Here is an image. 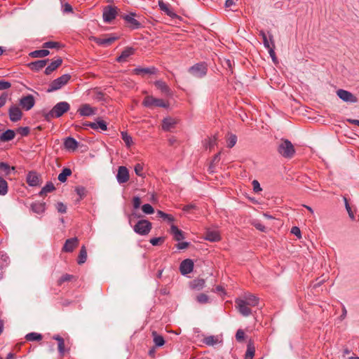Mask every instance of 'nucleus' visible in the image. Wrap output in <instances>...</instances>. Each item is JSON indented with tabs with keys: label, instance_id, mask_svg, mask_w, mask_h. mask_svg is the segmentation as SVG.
Returning <instances> with one entry per match:
<instances>
[{
	"label": "nucleus",
	"instance_id": "obj_7",
	"mask_svg": "<svg viewBox=\"0 0 359 359\" xmlns=\"http://www.w3.org/2000/svg\"><path fill=\"white\" fill-rule=\"evenodd\" d=\"M337 95L346 103H356L358 98L350 91L344 89H339L336 92Z\"/></svg>",
	"mask_w": 359,
	"mask_h": 359
},
{
	"label": "nucleus",
	"instance_id": "obj_2",
	"mask_svg": "<svg viewBox=\"0 0 359 359\" xmlns=\"http://www.w3.org/2000/svg\"><path fill=\"white\" fill-rule=\"evenodd\" d=\"M277 150L278 154L285 158H292L295 154L294 147L288 140H282Z\"/></svg>",
	"mask_w": 359,
	"mask_h": 359
},
{
	"label": "nucleus",
	"instance_id": "obj_6",
	"mask_svg": "<svg viewBox=\"0 0 359 359\" xmlns=\"http://www.w3.org/2000/svg\"><path fill=\"white\" fill-rule=\"evenodd\" d=\"M189 72L195 77L202 78L207 74V67L203 63H197L189 68Z\"/></svg>",
	"mask_w": 359,
	"mask_h": 359
},
{
	"label": "nucleus",
	"instance_id": "obj_18",
	"mask_svg": "<svg viewBox=\"0 0 359 359\" xmlns=\"http://www.w3.org/2000/svg\"><path fill=\"white\" fill-rule=\"evenodd\" d=\"M86 126L90 127L94 130H100L105 131L107 130V123L101 119H97L95 122H88Z\"/></svg>",
	"mask_w": 359,
	"mask_h": 359
},
{
	"label": "nucleus",
	"instance_id": "obj_16",
	"mask_svg": "<svg viewBox=\"0 0 359 359\" xmlns=\"http://www.w3.org/2000/svg\"><path fill=\"white\" fill-rule=\"evenodd\" d=\"M79 240L77 238H72L66 240L62 250L66 252H71L78 245Z\"/></svg>",
	"mask_w": 359,
	"mask_h": 359
},
{
	"label": "nucleus",
	"instance_id": "obj_1",
	"mask_svg": "<svg viewBox=\"0 0 359 359\" xmlns=\"http://www.w3.org/2000/svg\"><path fill=\"white\" fill-rule=\"evenodd\" d=\"M70 109V105L67 102L62 101L57 103L53 109L45 114V118L50 120L53 118H59Z\"/></svg>",
	"mask_w": 359,
	"mask_h": 359
},
{
	"label": "nucleus",
	"instance_id": "obj_61",
	"mask_svg": "<svg viewBox=\"0 0 359 359\" xmlns=\"http://www.w3.org/2000/svg\"><path fill=\"white\" fill-rule=\"evenodd\" d=\"M245 337V333L242 330H238L236 334V339L237 341H241Z\"/></svg>",
	"mask_w": 359,
	"mask_h": 359
},
{
	"label": "nucleus",
	"instance_id": "obj_31",
	"mask_svg": "<svg viewBox=\"0 0 359 359\" xmlns=\"http://www.w3.org/2000/svg\"><path fill=\"white\" fill-rule=\"evenodd\" d=\"M31 208L34 212L41 214L43 213L46 210V203L35 202L32 204Z\"/></svg>",
	"mask_w": 359,
	"mask_h": 359
},
{
	"label": "nucleus",
	"instance_id": "obj_8",
	"mask_svg": "<svg viewBox=\"0 0 359 359\" xmlns=\"http://www.w3.org/2000/svg\"><path fill=\"white\" fill-rule=\"evenodd\" d=\"M116 180L118 184L126 183L130 179L128 169L126 166H119L116 176Z\"/></svg>",
	"mask_w": 359,
	"mask_h": 359
},
{
	"label": "nucleus",
	"instance_id": "obj_41",
	"mask_svg": "<svg viewBox=\"0 0 359 359\" xmlns=\"http://www.w3.org/2000/svg\"><path fill=\"white\" fill-rule=\"evenodd\" d=\"M255 349L252 343H249L247 346V351L245 359H252L255 355Z\"/></svg>",
	"mask_w": 359,
	"mask_h": 359
},
{
	"label": "nucleus",
	"instance_id": "obj_25",
	"mask_svg": "<svg viewBox=\"0 0 359 359\" xmlns=\"http://www.w3.org/2000/svg\"><path fill=\"white\" fill-rule=\"evenodd\" d=\"M135 52V49L131 47L126 48L124 49L121 54L117 57V61L119 62H123L126 61L127 58L129 57L130 55H133Z\"/></svg>",
	"mask_w": 359,
	"mask_h": 359
},
{
	"label": "nucleus",
	"instance_id": "obj_56",
	"mask_svg": "<svg viewBox=\"0 0 359 359\" xmlns=\"http://www.w3.org/2000/svg\"><path fill=\"white\" fill-rule=\"evenodd\" d=\"M76 194L79 196L80 198L86 196V189L83 187H77L75 189Z\"/></svg>",
	"mask_w": 359,
	"mask_h": 359
},
{
	"label": "nucleus",
	"instance_id": "obj_60",
	"mask_svg": "<svg viewBox=\"0 0 359 359\" xmlns=\"http://www.w3.org/2000/svg\"><path fill=\"white\" fill-rule=\"evenodd\" d=\"M252 187H253V191L256 193L262 191V188L260 187V184L257 180H253L252 182Z\"/></svg>",
	"mask_w": 359,
	"mask_h": 359
},
{
	"label": "nucleus",
	"instance_id": "obj_5",
	"mask_svg": "<svg viewBox=\"0 0 359 359\" xmlns=\"http://www.w3.org/2000/svg\"><path fill=\"white\" fill-rule=\"evenodd\" d=\"M142 104L148 108H151L154 106L167 108L169 106L168 103H166L162 99L155 98L149 95L145 97Z\"/></svg>",
	"mask_w": 359,
	"mask_h": 359
},
{
	"label": "nucleus",
	"instance_id": "obj_27",
	"mask_svg": "<svg viewBox=\"0 0 359 359\" xmlns=\"http://www.w3.org/2000/svg\"><path fill=\"white\" fill-rule=\"evenodd\" d=\"M62 60L60 57L57 58L53 61L45 69V74L48 75L55 71L59 66L61 65Z\"/></svg>",
	"mask_w": 359,
	"mask_h": 359
},
{
	"label": "nucleus",
	"instance_id": "obj_49",
	"mask_svg": "<svg viewBox=\"0 0 359 359\" xmlns=\"http://www.w3.org/2000/svg\"><path fill=\"white\" fill-rule=\"evenodd\" d=\"M237 142V137L236 135L230 134L227 139V147L229 148H232Z\"/></svg>",
	"mask_w": 359,
	"mask_h": 359
},
{
	"label": "nucleus",
	"instance_id": "obj_30",
	"mask_svg": "<svg viewBox=\"0 0 359 359\" xmlns=\"http://www.w3.org/2000/svg\"><path fill=\"white\" fill-rule=\"evenodd\" d=\"M155 86L158 89H159L162 93L165 95H170V89L168 86L163 81L158 80L155 82Z\"/></svg>",
	"mask_w": 359,
	"mask_h": 359
},
{
	"label": "nucleus",
	"instance_id": "obj_3",
	"mask_svg": "<svg viewBox=\"0 0 359 359\" xmlns=\"http://www.w3.org/2000/svg\"><path fill=\"white\" fill-rule=\"evenodd\" d=\"M71 76L68 74H65L62 75L61 76L53 80L48 86V88L47 89L48 93H51L56 91L60 88H62L64 86H65L68 81L70 80Z\"/></svg>",
	"mask_w": 359,
	"mask_h": 359
},
{
	"label": "nucleus",
	"instance_id": "obj_58",
	"mask_svg": "<svg viewBox=\"0 0 359 359\" xmlns=\"http://www.w3.org/2000/svg\"><path fill=\"white\" fill-rule=\"evenodd\" d=\"M56 208L57 211L60 213H65L67 211L66 205L62 202L57 203Z\"/></svg>",
	"mask_w": 359,
	"mask_h": 359
},
{
	"label": "nucleus",
	"instance_id": "obj_11",
	"mask_svg": "<svg viewBox=\"0 0 359 359\" xmlns=\"http://www.w3.org/2000/svg\"><path fill=\"white\" fill-rule=\"evenodd\" d=\"M8 115L12 122H17L22 118V113L18 106L12 105L8 109Z\"/></svg>",
	"mask_w": 359,
	"mask_h": 359
},
{
	"label": "nucleus",
	"instance_id": "obj_4",
	"mask_svg": "<svg viewBox=\"0 0 359 359\" xmlns=\"http://www.w3.org/2000/svg\"><path fill=\"white\" fill-rule=\"evenodd\" d=\"M152 227L151 223L147 219L139 220L133 226L134 231L141 236L147 235Z\"/></svg>",
	"mask_w": 359,
	"mask_h": 359
},
{
	"label": "nucleus",
	"instance_id": "obj_54",
	"mask_svg": "<svg viewBox=\"0 0 359 359\" xmlns=\"http://www.w3.org/2000/svg\"><path fill=\"white\" fill-rule=\"evenodd\" d=\"M163 241H164L163 237L152 238L149 241L150 243L154 246L158 245L159 243H161Z\"/></svg>",
	"mask_w": 359,
	"mask_h": 359
},
{
	"label": "nucleus",
	"instance_id": "obj_63",
	"mask_svg": "<svg viewBox=\"0 0 359 359\" xmlns=\"http://www.w3.org/2000/svg\"><path fill=\"white\" fill-rule=\"evenodd\" d=\"M72 278V276L69 274L63 275L58 280V284L61 285L62 283L69 280Z\"/></svg>",
	"mask_w": 359,
	"mask_h": 359
},
{
	"label": "nucleus",
	"instance_id": "obj_55",
	"mask_svg": "<svg viewBox=\"0 0 359 359\" xmlns=\"http://www.w3.org/2000/svg\"><path fill=\"white\" fill-rule=\"evenodd\" d=\"M45 48H54L58 47V43L55 41H47L43 44Z\"/></svg>",
	"mask_w": 359,
	"mask_h": 359
},
{
	"label": "nucleus",
	"instance_id": "obj_35",
	"mask_svg": "<svg viewBox=\"0 0 359 359\" xmlns=\"http://www.w3.org/2000/svg\"><path fill=\"white\" fill-rule=\"evenodd\" d=\"M14 137L15 132L13 130L8 129L1 135L0 140L4 142H7L13 140Z\"/></svg>",
	"mask_w": 359,
	"mask_h": 359
},
{
	"label": "nucleus",
	"instance_id": "obj_48",
	"mask_svg": "<svg viewBox=\"0 0 359 359\" xmlns=\"http://www.w3.org/2000/svg\"><path fill=\"white\" fill-rule=\"evenodd\" d=\"M134 170H135V172L137 175L142 177H145L144 173L143 172L144 165L142 164H141V163L136 164Z\"/></svg>",
	"mask_w": 359,
	"mask_h": 359
},
{
	"label": "nucleus",
	"instance_id": "obj_57",
	"mask_svg": "<svg viewBox=\"0 0 359 359\" xmlns=\"http://www.w3.org/2000/svg\"><path fill=\"white\" fill-rule=\"evenodd\" d=\"M141 205V199L139 196H134L133 199V205L135 209H138Z\"/></svg>",
	"mask_w": 359,
	"mask_h": 359
},
{
	"label": "nucleus",
	"instance_id": "obj_22",
	"mask_svg": "<svg viewBox=\"0 0 359 359\" xmlns=\"http://www.w3.org/2000/svg\"><path fill=\"white\" fill-rule=\"evenodd\" d=\"M176 123L177 121L174 118L166 117L163 120L162 128L165 131H170L175 127Z\"/></svg>",
	"mask_w": 359,
	"mask_h": 359
},
{
	"label": "nucleus",
	"instance_id": "obj_53",
	"mask_svg": "<svg viewBox=\"0 0 359 359\" xmlns=\"http://www.w3.org/2000/svg\"><path fill=\"white\" fill-rule=\"evenodd\" d=\"M271 40L273 41V36H272L271 34L269 35V40L268 39L267 37L264 38V39H262L264 46L266 49H269V48H272Z\"/></svg>",
	"mask_w": 359,
	"mask_h": 359
},
{
	"label": "nucleus",
	"instance_id": "obj_45",
	"mask_svg": "<svg viewBox=\"0 0 359 359\" xmlns=\"http://www.w3.org/2000/svg\"><path fill=\"white\" fill-rule=\"evenodd\" d=\"M42 338L41 334L36 332H31L25 336L27 341H39Z\"/></svg>",
	"mask_w": 359,
	"mask_h": 359
},
{
	"label": "nucleus",
	"instance_id": "obj_43",
	"mask_svg": "<svg viewBox=\"0 0 359 359\" xmlns=\"http://www.w3.org/2000/svg\"><path fill=\"white\" fill-rule=\"evenodd\" d=\"M157 215L159 217L163 218L164 220H166L168 223H172L175 221L174 217L171 215L165 213L164 212H163L161 210L157 211Z\"/></svg>",
	"mask_w": 359,
	"mask_h": 359
},
{
	"label": "nucleus",
	"instance_id": "obj_19",
	"mask_svg": "<svg viewBox=\"0 0 359 359\" xmlns=\"http://www.w3.org/2000/svg\"><path fill=\"white\" fill-rule=\"evenodd\" d=\"M243 302L250 306H256L259 304V298L252 294H245L243 298Z\"/></svg>",
	"mask_w": 359,
	"mask_h": 359
},
{
	"label": "nucleus",
	"instance_id": "obj_32",
	"mask_svg": "<svg viewBox=\"0 0 359 359\" xmlns=\"http://www.w3.org/2000/svg\"><path fill=\"white\" fill-rule=\"evenodd\" d=\"M53 339L57 341L58 351L61 355H63L65 352V341L63 338L61 337L60 335H54L53 337Z\"/></svg>",
	"mask_w": 359,
	"mask_h": 359
},
{
	"label": "nucleus",
	"instance_id": "obj_15",
	"mask_svg": "<svg viewBox=\"0 0 359 359\" xmlns=\"http://www.w3.org/2000/svg\"><path fill=\"white\" fill-rule=\"evenodd\" d=\"M116 8L109 6L103 11V20L105 22H110L116 18Z\"/></svg>",
	"mask_w": 359,
	"mask_h": 359
},
{
	"label": "nucleus",
	"instance_id": "obj_38",
	"mask_svg": "<svg viewBox=\"0 0 359 359\" xmlns=\"http://www.w3.org/2000/svg\"><path fill=\"white\" fill-rule=\"evenodd\" d=\"M205 280L203 279H195L191 283V287L194 290H200L205 286Z\"/></svg>",
	"mask_w": 359,
	"mask_h": 359
},
{
	"label": "nucleus",
	"instance_id": "obj_12",
	"mask_svg": "<svg viewBox=\"0 0 359 359\" xmlns=\"http://www.w3.org/2000/svg\"><path fill=\"white\" fill-rule=\"evenodd\" d=\"M236 307L243 316H249L252 313V311L250 309V306L245 304L241 298H238L236 299Z\"/></svg>",
	"mask_w": 359,
	"mask_h": 359
},
{
	"label": "nucleus",
	"instance_id": "obj_44",
	"mask_svg": "<svg viewBox=\"0 0 359 359\" xmlns=\"http://www.w3.org/2000/svg\"><path fill=\"white\" fill-rule=\"evenodd\" d=\"M152 334L154 337V342L155 345L157 346H162L165 343L163 337L161 335H158L155 332H154Z\"/></svg>",
	"mask_w": 359,
	"mask_h": 359
},
{
	"label": "nucleus",
	"instance_id": "obj_36",
	"mask_svg": "<svg viewBox=\"0 0 359 359\" xmlns=\"http://www.w3.org/2000/svg\"><path fill=\"white\" fill-rule=\"evenodd\" d=\"M50 54V51L47 49L36 50L29 53L32 57H44Z\"/></svg>",
	"mask_w": 359,
	"mask_h": 359
},
{
	"label": "nucleus",
	"instance_id": "obj_37",
	"mask_svg": "<svg viewBox=\"0 0 359 359\" xmlns=\"http://www.w3.org/2000/svg\"><path fill=\"white\" fill-rule=\"evenodd\" d=\"M72 175L71 169L68 168H65L62 172L59 174L57 179L61 182H65L67 181V177Z\"/></svg>",
	"mask_w": 359,
	"mask_h": 359
},
{
	"label": "nucleus",
	"instance_id": "obj_13",
	"mask_svg": "<svg viewBox=\"0 0 359 359\" xmlns=\"http://www.w3.org/2000/svg\"><path fill=\"white\" fill-rule=\"evenodd\" d=\"M117 39L116 36H109L107 38H98L96 36H91L90 38V41L95 42L99 46L107 47L110 46L114 41Z\"/></svg>",
	"mask_w": 359,
	"mask_h": 359
},
{
	"label": "nucleus",
	"instance_id": "obj_20",
	"mask_svg": "<svg viewBox=\"0 0 359 359\" xmlns=\"http://www.w3.org/2000/svg\"><path fill=\"white\" fill-rule=\"evenodd\" d=\"M40 178L36 172H29L27 175V182L31 187H36L39 184Z\"/></svg>",
	"mask_w": 359,
	"mask_h": 359
},
{
	"label": "nucleus",
	"instance_id": "obj_28",
	"mask_svg": "<svg viewBox=\"0 0 359 359\" xmlns=\"http://www.w3.org/2000/svg\"><path fill=\"white\" fill-rule=\"evenodd\" d=\"M222 338L219 336H208L204 338L203 342L208 346H214L222 342Z\"/></svg>",
	"mask_w": 359,
	"mask_h": 359
},
{
	"label": "nucleus",
	"instance_id": "obj_47",
	"mask_svg": "<svg viewBox=\"0 0 359 359\" xmlns=\"http://www.w3.org/2000/svg\"><path fill=\"white\" fill-rule=\"evenodd\" d=\"M344 205H345V208H346V210L348 214V216L350 217L351 219L352 220H354L355 219V215H354V212L352 210L348 202V200L346 197H344Z\"/></svg>",
	"mask_w": 359,
	"mask_h": 359
},
{
	"label": "nucleus",
	"instance_id": "obj_46",
	"mask_svg": "<svg viewBox=\"0 0 359 359\" xmlns=\"http://www.w3.org/2000/svg\"><path fill=\"white\" fill-rule=\"evenodd\" d=\"M55 189V187L52 182H48L40 191V195H43L49 192L53 191Z\"/></svg>",
	"mask_w": 359,
	"mask_h": 359
},
{
	"label": "nucleus",
	"instance_id": "obj_14",
	"mask_svg": "<svg viewBox=\"0 0 359 359\" xmlns=\"http://www.w3.org/2000/svg\"><path fill=\"white\" fill-rule=\"evenodd\" d=\"M194 269V262L190 259L183 260L180 266V273L185 276L191 273Z\"/></svg>",
	"mask_w": 359,
	"mask_h": 359
},
{
	"label": "nucleus",
	"instance_id": "obj_17",
	"mask_svg": "<svg viewBox=\"0 0 359 359\" xmlns=\"http://www.w3.org/2000/svg\"><path fill=\"white\" fill-rule=\"evenodd\" d=\"M78 112L81 116H90L95 114L96 110L91 107L90 104H84L78 109Z\"/></svg>",
	"mask_w": 359,
	"mask_h": 359
},
{
	"label": "nucleus",
	"instance_id": "obj_33",
	"mask_svg": "<svg viewBox=\"0 0 359 359\" xmlns=\"http://www.w3.org/2000/svg\"><path fill=\"white\" fill-rule=\"evenodd\" d=\"M158 6L160 9L165 12L168 16L172 18L176 16V14L169 8L168 5L164 3L163 0L158 1Z\"/></svg>",
	"mask_w": 359,
	"mask_h": 359
},
{
	"label": "nucleus",
	"instance_id": "obj_26",
	"mask_svg": "<svg viewBox=\"0 0 359 359\" xmlns=\"http://www.w3.org/2000/svg\"><path fill=\"white\" fill-rule=\"evenodd\" d=\"M170 233L172 235L174 239L177 241H180L184 238L183 231L174 224L170 226Z\"/></svg>",
	"mask_w": 359,
	"mask_h": 359
},
{
	"label": "nucleus",
	"instance_id": "obj_52",
	"mask_svg": "<svg viewBox=\"0 0 359 359\" xmlns=\"http://www.w3.org/2000/svg\"><path fill=\"white\" fill-rule=\"evenodd\" d=\"M196 300L200 304H206L208 302L209 297L205 294H200L196 297Z\"/></svg>",
	"mask_w": 359,
	"mask_h": 359
},
{
	"label": "nucleus",
	"instance_id": "obj_29",
	"mask_svg": "<svg viewBox=\"0 0 359 359\" xmlns=\"http://www.w3.org/2000/svg\"><path fill=\"white\" fill-rule=\"evenodd\" d=\"M48 60H41L32 62L29 64V67L32 70L39 71L42 69L46 65Z\"/></svg>",
	"mask_w": 359,
	"mask_h": 359
},
{
	"label": "nucleus",
	"instance_id": "obj_59",
	"mask_svg": "<svg viewBox=\"0 0 359 359\" xmlns=\"http://www.w3.org/2000/svg\"><path fill=\"white\" fill-rule=\"evenodd\" d=\"M11 84L8 81H0V90L8 89Z\"/></svg>",
	"mask_w": 359,
	"mask_h": 359
},
{
	"label": "nucleus",
	"instance_id": "obj_24",
	"mask_svg": "<svg viewBox=\"0 0 359 359\" xmlns=\"http://www.w3.org/2000/svg\"><path fill=\"white\" fill-rule=\"evenodd\" d=\"M133 72L137 75L154 74L156 72V69L154 67L146 68L137 67L133 69Z\"/></svg>",
	"mask_w": 359,
	"mask_h": 359
},
{
	"label": "nucleus",
	"instance_id": "obj_51",
	"mask_svg": "<svg viewBox=\"0 0 359 359\" xmlns=\"http://www.w3.org/2000/svg\"><path fill=\"white\" fill-rule=\"evenodd\" d=\"M14 170V167L11 168L10 165L4 162L0 163V170L4 171L6 175H8L11 172V170Z\"/></svg>",
	"mask_w": 359,
	"mask_h": 359
},
{
	"label": "nucleus",
	"instance_id": "obj_39",
	"mask_svg": "<svg viewBox=\"0 0 359 359\" xmlns=\"http://www.w3.org/2000/svg\"><path fill=\"white\" fill-rule=\"evenodd\" d=\"M86 259H87V251H86V247L82 246L80 250V252H79V258H78V264H82L85 263L86 261Z\"/></svg>",
	"mask_w": 359,
	"mask_h": 359
},
{
	"label": "nucleus",
	"instance_id": "obj_23",
	"mask_svg": "<svg viewBox=\"0 0 359 359\" xmlns=\"http://www.w3.org/2000/svg\"><path fill=\"white\" fill-rule=\"evenodd\" d=\"M205 239L211 242H217L220 241L221 236L218 231L208 229L205 232Z\"/></svg>",
	"mask_w": 359,
	"mask_h": 359
},
{
	"label": "nucleus",
	"instance_id": "obj_10",
	"mask_svg": "<svg viewBox=\"0 0 359 359\" xmlns=\"http://www.w3.org/2000/svg\"><path fill=\"white\" fill-rule=\"evenodd\" d=\"M19 103L22 109L29 111L34 106L35 100L33 95H28L22 97Z\"/></svg>",
	"mask_w": 359,
	"mask_h": 359
},
{
	"label": "nucleus",
	"instance_id": "obj_64",
	"mask_svg": "<svg viewBox=\"0 0 359 359\" xmlns=\"http://www.w3.org/2000/svg\"><path fill=\"white\" fill-rule=\"evenodd\" d=\"M291 233L297 236L299 238H300L302 236L300 229L297 226H293L291 229Z\"/></svg>",
	"mask_w": 359,
	"mask_h": 359
},
{
	"label": "nucleus",
	"instance_id": "obj_42",
	"mask_svg": "<svg viewBox=\"0 0 359 359\" xmlns=\"http://www.w3.org/2000/svg\"><path fill=\"white\" fill-rule=\"evenodd\" d=\"M8 193V183L0 176V195L5 196Z\"/></svg>",
	"mask_w": 359,
	"mask_h": 359
},
{
	"label": "nucleus",
	"instance_id": "obj_40",
	"mask_svg": "<svg viewBox=\"0 0 359 359\" xmlns=\"http://www.w3.org/2000/svg\"><path fill=\"white\" fill-rule=\"evenodd\" d=\"M121 138L124 141L126 145L128 147H130L133 143L132 137L129 134H128L127 132H125V131H122L121 133Z\"/></svg>",
	"mask_w": 359,
	"mask_h": 359
},
{
	"label": "nucleus",
	"instance_id": "obj_50",
	"mask_svg": "<svg viewBox=\"0 0 359 359\" xmlns=\"http://www.w3.org/2000/svg\"><path fill=\"white\" fill-rule=\"evenodd\" d=\"M142 210L146 215H151L154 212V208L149 203L144 204L142 206Z\"/></svg>",
	"mask_w": 359,
	"mask_h": 359
},
{
	"label": "nucleus",
	"instance_id": "obj_9",
	"mask_svg": "<svg viewBox=\"0 0 359 359\" xmlns=\"http://www.w3.org/2000/svg\"><path fill=\"white\" fill-rule=\"evenodd\" d=\"M136 14L135 13H130L123 15V18L128 24V27L133 29H139L141 27V23L135 18Z\"/></svg>",
	"mask_w": 359,
	"mask_h": 359
},
{
	"label": "nucleus",
	"instance_id": "obj_34",
	"mask_svg": "<svg viewBox=\"0 0 359 359\" xmlns=\"http://www.w3.org/2000/svg\"><path fill=\"white\" fill-rule=\"evenodd\" d=\"M217 144V138L214 137H208L203 142V146L205 149H212Z\"/></svg>",
	"mask_w": 359,
	"mask_h": 359
},
{
	"label": "nucleus",
	"instance_id": "obj_62",
	"mask_svg": "<svg viewBox=\"0 0 359 359\" xmlns=\"http://www.w3.org/2000/svg\"><path fill=\"white\" fill-rule=\"evenodd\" d=\"M8 99L7 93H2L0 96V108L4 107Z\"/></svg>",
	"mask_w": 359,
	"mask_h": 359
},
{
	"label": "nucleus",
	"instance_id": "obj_21",
	"mask_svg": "<svg viewBox=\"0 0 359 359\" xmlns=\"http://www.w3.org/2000/svg\"><path fill=\"white\" fill-rule=\"evenodd\" d=\"M64 146L69 151H74L78 148L79 142L74 138L68 137L65 140Z\"/></svg>",
	"mask_w": 359,
	"mask_h": 359
}]
</instances>
